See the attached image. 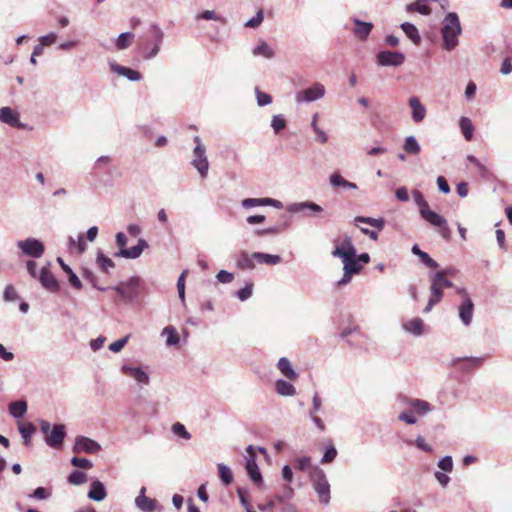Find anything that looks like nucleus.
Returning <instances> with one entry per match:
<instances>
[{"label":"nucleus","mask_w":512,"mask_h":512,"mask_svg":"<svg viewBox=\"0 0 512 512\" xmlns=\"http://www.w3.org/2000/svg\"><path fill=\"white\" fill-rule=\"evenodd\" d=\"M253 258L261 264L267 265H275L281 262V257L279 255H271L261 252H254Z\"/></svg>","instance_id":"obj_27"},{"label":"nucleus","mask_w":512,"mask_h":512,"mask_svg":"<svg viewBox=\"0 0 512 512\" xmlns=\"http://www.w3.org/2000/svg\"><path fill=\"white\" fill-rule=\"evenodd\" d=\"M314 466H311V458L310 457H300L295 460V468L300 471L311 470Z\"/></svg>","instance_id":"obj_49"},{"label":"nucleus","mask_w":512,"mask_h":512,"mask_svg":"<svg viewBox=\"0 0 512 512\" xmlns=\"http://www.w3.org/2000/svg\"><path fill=\"white\" fill-rule=\"evenodd\" d=\"M111 69L121 76L127 77L129 80L138 81L141 79V74L133 69L118 65L112 64Z\"/></svg>","instance_id":"obj_21"},{"label":"nucleus","mask_w":512,"mask_h":512,"mask_svg":"<svg viewBox=\"0 0 512 512\" xmlns=\"http://www.w3.org/2000/svg\"><path fill=\"white\" fill-rule=\"evenodd\" d=\"M134 39V34L131 32L121 33L116 40V47L119 50L128 48Z\"/></svg>","instance_id":"obj_38"},{"label":"nucleus","mask_w":512,"mask_h":512,"mask_svg":"<svg viewBox=\"0 0 512 512\" xmlns=\"http://www.w3.org/2000/svg\"><path fill=\"white\" fill-rule=\"evenodd\" d=\"M413 196L416 204L419 207L421 217L432 226L438 228V232L444 239L450 240L451 230L448 227L447 220L443 216L430 209L428 202L424 199L421 192L414 191Z\"/></svg>","instance_id":"obj_1"},{"label":"nucleus","mask_w":512,"mask_h":512,"mask_svg":"<svg viewBox=\"0 0 512 512\" xmlns=\"http://www.w3.org/2000/svg\"><path fill=\"white\" fill-rule=\"evenodd\" d=\"M256 96L259 106H265L272 102V97L269 94L260 91L259 89H256Z\"/></svg>","instance_id":"obj_56"},{"label":"nucleus","mask_w":512,"mask_h":512,"mask_svg":"<svg viewBox=\"0 0 512 512\" xmlns=\"http://www.w3.org/2000/svg\"><path fill=\"white\" fill-rule=\"evenodd\" d=\"M106 490L100 481H94L88 493V497L95 501H102L106 497Z\"/></svg>","instance_id":"obj_23"},{"label":"nucleus","mask_w":512,"mask_h":512,"mask_svg":"<svg viewBox=\"0 0 512 512\" xmlns=\"http://www.w3.org/2000/svg\"><path fill=\"white\" fill-rule=\"evenodd\" d=\"M412 253H413L414 255H417V256L421 259V261H422V262H423L427 267H429V268H431V269H436V268L438 267V263H437L434 259H432V258L428 255V253H426V252L422 251V250L418 247V245H414V246L412 247Z\"/></svg>","instance_id":"obj_29"},{"label":"nucleus","mask_w":512,"mask_h":512,"mask_svg":"<svg viewBox=\"0 0 512 512\" xmlns=\"http://www.w3.org/2000/svg\"><path fill=\"white\" fill-rule=\"evenodd\" d=\"M337 242L338 240H334V243L336 244L335 249L332 251V255L334 257L348 259L349 256H354V253H356V249L349 236L345 235L340 245H338Z\"/></svg>","instance_id":"obj_8"},{"label":"nucleus","mask_w":512,"mask_h":512,"mask_svg":"<svg viewBox=\"0 0 512 512\" xmlns=\"http://www.w3.org/2000/svg\"><path fill=\"white\" fill-rule=\"evenodd\" d=\"M247 453L248 458L246 463V470L253 482L260 483L262 481V476L256 463V454L252 446L247 448Z\"/></svg>","instance_id":"obj_11"},{"label":"nucleus","mask_w":512,"mask_h":512,"mask_svg":"<svg viewBox=\"0 0 512 512\" xmlns=\"http://www.w3.org/2000/svg\"><path fill=\"white\" fill-rule=\"evenodd\" d=\"M443 290L444 289H441V286L431 278V296L428 300L427 306L424 309V312H430L432 308L441 301L443 297Z\"/></svg>","instance_id":"obj_14"},{"label":"nucleus","mask_w":512,"mask_h":512,"mask_svg":"<svg viewBox=\"0 0 512 512\" xmlns=\"http://www.w3.org/2000/svg\"><path fill=\"white\" fill-rule=\"evenodd\" d=\"M377 64L380 66H400L405 61V56L401 52L381 51L376 56Z\"/></svg>","instance_id":"obj_5"},{"label":"nucleus","mask_w":512,"mask_h":512,"mask_svg":"<svg viewBox=\"0 0 512 512\" xmlns=\"http://www.w3.org/2000/svg\"><path fill=\"white\" fill-rule=\"evenodd\" d=\"M65 436V426L62 424L55 425L50 435L46 437V443L50 447L58 448L62 445Z\"/></svg>","instance_id":"obj_13"},{"label":"nucleus","mask_w":512,"mask_h":512,"mask_svg":"<svg viewBox=\"0 0 512 512\" xmlns=\"http://www.w3.org/2000/svg\"><path fill=\"white\" fill-rule=\"evenodd\" d=\"M484 359L478 358V357H466V358H458L453 360V365L457 366L460 365L462 362L466 364V367L468 368H478L482 365Z\"/></svg>","instance_id":"obj_39"},{"label":"nucleus","mask_w":512,"mask_h":512,"mask_svg":"<svg viewBox=\"0 0 512 512\" xmlns=\"http://www.w3.org/2000/svg\"><path fill=\"white\" fill-rule=\"evenodd\" d=\"M431 278L441 286V289L453 286V283L447 279L446 272H437Z\"/></svg>","instance_id":"obj_47"},{"label":"nucleus","mask_w":512,"mask_h":512,"mask_svg":"<svg viewBox=\"0 0 512 512\" xmlns=\"http://www.w3.org/2000/svg\"><path fill=\"white\" fill-rule=\"evenodd\" d=\"M151 29H152V30H153V32H154V36H155V38H156V44H155L154 48L152 49V51H151V53H150V55H149V56H150V57H154V56H156V55H157V53L159 52V45H160V43L162 42V39H163V33H162V32H161V30H160L157 26H155V25H153V26L151 27Z\"/></svg>","instance_id":"obj_50"},{"label":"nucleus","mask_w":512,"mask_h":512,"mask_svg":"<svg viewBox=\"0 0 512 512\" xmlns=\"http://www.w3.org/2000/svg\"><path fill=\"white\" fill-rule=\"evenodd\" d=\"M100 449L101 447L96 441L84 436H78L73 447L74 453L85 452L88 454H94Z\"/></svg>","instance_id":"obj_10"},{"label":"nucleus","mask_w":512,"mask_h":512,"mask_svg":"<svg viewBox=\"0 0 512 512\" xmlns=\"http://www.w3.org/2000/svg\"><path fill=\"white\" fill-rule=\"evenodd\" d=\"M500 72L503 75H508V74H510L512 72V61H511V58L507 57V58H505L503 60L501 68H500Z\"/></svg>","instance_id":"obj_64"},{"label":"nucleus","mask_w":512,"mask_h":512,"mask_svg":"<svg viewBox=\"0 0 512 512\" xmlns=\"http://www.w3.org/2000/svg\"><path fill=\"white\" fill-rule=\"evenodd\" d=\"M253 254L241 252L237 258V267L241 270H250L255 267Z\"/></svg>","instance_id":"obj_30"},{"label":"nucleus","mask_w":512,"mask_h":512,"mask_svg":"<svg viewBox=\"0 0 512 512\" xmlns=\"http://www.w3.org/2000/svg\"><path fill=\"white\" fill-rule=\"evenodd\" d=\"M172 431L176 435H178V436H180V437H182L184 439L189 440L191 438V434L186 430L185 426L183 424L179 423V422L175 423L172 426Z\"/></svg>","instance_id":"obj_52"},{"label":"nucleus","mask_w":512,"mask_h":512,"mask_svg":"<svg viewBox=\"0 0 512 512\" xmlns=\"http://www.w3.org/2000/svg\"><path fill=\"white\" fill-rule=\"evenodd\" d=\"M187 274H188V271H186V270L183 271L177 281L178 294L183 303L185 301V278H186Z\"/></svg>","instance_id":"obj_51"},{"label":"nucleus","mask_w":512,"mask_h":512,"mask_svg":"<svg viewBox=\"0 0 512 512\" xmlns=\"http://www.w3.org/2000/svg\"><path fill=\"white\" fill-rule=\"evenodd\" d=\"M87 481V475L84 472L75 470L68 476V482L72 485H80Z\"/></svg>","instance_id":"obj_45"},{"label":"nucleus","mask_w":512,"mask_h":512,"mask_svg":"<svg viewBox=\"0 0 512 512\" xmlns=\"http://www.w3.org/2000/svg\"><path fill=\"white\" fill-rule=\"evenodd\" d=\"M27 411V404L25 401H15L9 404V412L15 418L22 417Z\"/></svg>","instance_id":"obj_33"},{"label":"nucleus","mask_w":512,"mask_h":512,"mask_svg":"<svg viewBox=\"0 0 512 512\" xmlns=\"http://www.w3.org/2000/svg\"><path fill=\"white\" fill-rule=\"evenodd\" d=\"M218 474L222 482L227 486L233 481V474L229 467L224 464H218Z\"/></svg>","instance_id":"obj_43"},{"label":"nucleus","mask_w":512,"mask_h":512,"mask_svg":"<svg viewBox=\"0 0 512 512\" xmlns=\"http://www.w3.org/2000/svg\"><path fill=\"white\" fill-rule=\"evenodd\" d=\"M216 277L221 283H230L234 279V275L226 270L219 271Z\"/></svg>","instance_id":"obj_63"},{"label":"nucleus","mask_w":512,"mask_h":512,"mask_svg":"<svg viewBox=\"0 0 512 512\" xmlns=\"http://www.w3.org/2000/svg\"><path fill=\"white\" fill-rule=\"evenodd\" d=\"M51 493L46 488L38 487L34 490L33 494L30 495L33 498L44 500L50 497Z\"/></svg>","instance_id":"obj_62"},{"label":"nucleus","mask_w":512,"mask_h":512,"mask_svg":"<svg viewBox=\"0 0 512 512\" xmlns=\"http://www.w3.org/2000/svg\"><path fill=\"white\" fill-rule=\"evenodd\" d=\"M355 27L353 28L354 35L360 39L365 40L373 29V24L370 22H363L359 19L353 20Z\"/></svg>","instance_id":"obj_15"},{"label":"nucleus","mask_w":512,"mask_h":512,"mask_svg":"<svg viewBox=\"0 0 512 512\" xmlns=\"http://www.w3.org/2000/svg\"><path fill=\"white\" fill-rule=\"evenodd\" d=\"M461 132L467 141H471L473 138L474 127L471 120L467 117H462L459 122Z\"/></svg>","instance_id":"obj_35"},{"label":"nucleus","mask_w":512,"mask_h":512,"mask_svg":"<svg viewBox=\"0 0 512 512\" xmlns=\"http://www.w3.org/2000/svg\"><path fill=\"white\" fill-rule=\"evenodd\" d=\"M271 125H272L275 133H279L282 129H284L286 127V121L284 118L277 115V116L273 117Z\"/></svg>","instance_id":"obj_57"},{"label":"nucleus","mask_w":512,"mask_h":512,"mask_svg":"<svg viewBox=\"0 0 512 512\" xmlns=\"http://www.w3.org/2000/svg\"><path fill=\"white\" fill-rule=\"evenodd\" d=\"M4 299L6 301H15L18 299V294L12 285L6 286L4 290Z\"/></svg>","instance_id":"obj_61"},{"label":"nucleus","mask_w":512,"mask_h":512,"mask_svg":"<svg viewBox=\"0 0 512 512\" xmlns=\"http://www.w3.org/2000/svg\"><path fill=\"white\" fill-rule=\"evenodd\" d=\"M443 46L446 50H452L458 45V36L461 33L460 21L456 13H449L443 22L441 30Z\"/></svg>","instance_id":"obj_2"},{"label":"nucleus","mask_w":512,"mask_h":512,"mask_svg":"<svg viewBox=\"0 0 512 512\" xmlns=\"http://www.w3.org/2000/svg\"><path fill=\"white\" fill-rule=\"evenodd\" d=\"M401 28L405 32L406 36L409 39H411V41L414 44H416V45L420 44L421 37L419 35L417 28L413 24L406 22L401 25Z\"/></svg>","instance_id":"obj_32"},{"label":"nucleus","mask_w":512,"mask_h":512,"mask_svg":"<svg viewBox=\"0 0 512 512\" xmlns=\"http://www.w3.org/2000/svg\"><path fill=\"white\" fill-rule=\"evenodd\" d=\"M128 339H129V335L125 336L122 339L114 341L113 343H111L109 345V350L114 352V353L120 352L123 349V347L126 345Z\"/></svg>","instance_id":"obj_55"},{"label":"nucleus","mask_w":512,"mask_h":512,"mask_svg":"<svg viewBox=\"0 0 512 512\" xmlns=\"http://www.w3.org/2000/svg\"><path fill=\"white\" fill-rule=\"evenodd\" d=\"M0 120L12 127H20L19 114L9 107H2L0 109Z\"/></svg>","instance_id":"obj_16"},{"label":"nucleus","mask_w":512,"mask_h":512,"mask_svg":"<svg viewBox=\"0 0 512 512\" xmlns=\"http://www.w3.org/2000/svg\"><path fill=\"white\" fill-rule=\"evenodd\" d=\"M276 391L280 395L291 396V395H294L295 388L292 384H290L284 380H278L276 382Z\"/></svg>","instance_id":"obj_40"},{"label":"nucleus","mask_w":512,"mask_h":512,"mask_svg":"<svg viewBox=\"0 0 512 512\" xmlns=\"http://www.w3.org/2000/svg\"><path fill=\"white\" fill-rule=\"evenodd\" d=\"M457 292L463 297V302L459 307V317L468 326L472 322L474 304L465 289H458Z\"/></svg>","instance_id":"obj_4"},{"label":"nucleus","mask_w":512,"mask_h":512,"mask_svg":"<svg viewBox=\"0 0 512 512\" xmlns=\"http://www.w3.org/2000/svg\"><path fill=\"white\" fill-rule=\"evenodd\" d=\"M253 284L249 283L237 292V296L241 301H245L252 295Z\"/></svg>","instance_id":"obj_58"},{"label":"nucleus","mask_w":512,"mask_h":512,"mask_svg":"<svg viewBox=\"0 0 512 512\" xmlns=\"http://www.w3.org/2000/svg\"><path fill=\"white\" fill-rule=\"evenodd\" d=\"M309 478L318 494L319 501L327 505L330 501V485L324 471L318 466H314L309 472Z\"/></svg>","instance_id":"obj_3"},{"label":"nucleus","mask_w":512,"mask_h":512,"mask_svg":"<svg viewBox=\"0 0 512 512\" xmlns=\"http://www.w3.org/2000/svg\"><path fill=\"white\" fill-rule=\"evenodd\" d=\"M336 456H337L336 448L334 446H330L326 449V451L322 457L321 463L322 464L331 463L332 461H334Z\"/></svg>","instance_id":"obj_53"},{"label":"nucleus","mask_w":512,"mask_h":512,"mask_svg":"<svg viewBox=\"0 0 512 512\" xmlns=\"http://www.w3.org/2000/svg\"><path fill=\"white\" fill-rule=\"evenodd\" d=\"M97 264L103 272H107L109 268L114 267V262L102 253H99L97 257Z\"/></svg>","instance_id":"obj_48"},{"label":"nucleus","mask_w":512,"mask_h":512,"mask_svg":"<svg viewBox=\"0 0 512 512\" xmlns=\"http://www.w3.org/2000/svg\"><path fill=\"white\" fill-rule=\"evenodd\" d=\"M194 159L192 165L198 170L202 178H205L208 173L209 163L206 157V150L202 144L196 145L194 151Z\"/></svg>","instance_id":"obj_6"},{"label":"nucleus","mask_w":512,"mask_h":512,"mask_svg":"<svg viewBox=\"0 0 512 512\" xmlns=\"http://www.w3.org/2000/svg\"><path fill=\"white\" fill-rule=\"evenodd\" d=\"M409 105L412 108V119L414 122H421L426 115V109L421 104L420 100L417 97H411L409 99Z\"/></svg>","instance_id":"obj_18"},{"label":"nucleus","mask_w":512,"mask_h":512,"mask_svg":"<svg viewBox=\"0 0 512 512\" xmlns=\"http://www.w3.org/2000/svg\"><path fill=\"white\" fill-rule=\"evenodd\" d=\"M146 247H148L147 242L144 239H139L138 244L136 246H133L128 249H122L119 252V255L124 258L135 259L141 255L143 249Z\"/></svg>","instance_id":"obj_19"},{"label":"nucleus","mask_w":512,"mask_h":512,"mask_svg":"<svg viewBox=\"0 0 512 512\" xmlns=\"http://www.w3.org/2000/svg\"><path fill=\"white\" fill-rule=\"evenodd\" d=\"M330 183L334 187L341 186L346 189H356V184L345 180L339 173H334L331 175Z\"/></svg>","instance_id":"obj_37"},{"label":"nucleus","mask_w":512,"mask_h":512,"mask_svg":"<svg viewBox=\"0 0 512 512\" xmlns=\"http://www.w3.org/2000/svg\"><path fill=\"white\" fill-rule=\"evenodd\" d=\"M263 11L262 10H259L256 14L255 17H253L252 19H250L246 24L245 26L246 27H250V28H256L258 27L262 21H263Z\"/></svg>","instance_id":"obj_60"},{"label":"nucleus","mask_w":512,"mask_h":512,"mask_svg":"<svg viewBox=\"0 0 512 512\" xmlns=\"http://www.w3.org/2000/svg\"><path fill=\"white\" fill-rule=\"evenodd\" d=\"M408 12H418L422 15H429L431 13L430 6L426 3V0H419L414 3H410L406 6Z\"/></svg>","instance_id":"obj_31"},{"label":"nucleus","mask_w":512,"mask_h":512,"mask_svg":"<svg viewBox=\"0 0 512 512\" xmlns=\"http://www.w3.org/2000/svg\"><path fill=\"white\" fill-rule=\"evenodd\" d=\"M123 371L126 375L134 378L139 383L147 384L149 381L147 373L144 372L141 368L124 367Z\"/></svg>","instance_id":"obj_26"},{"label":"nucleus","mask_w":512,"mask_h":512,"mask_svg":"<svg viewBox=\"0 0 512 512\" xmlns=\"http://www.w3.org/2000/svg\"><path fill=\"white\" fill-rule=\"evenodd\" d=\"M35 430V426L30 422L19 426V432L21 433L26 446L30 445V438L34 434Z\"/></svg>","instance_id":"obj_42"},{"label":"nucleus","mask_w":512,"mask_h":512,"mask_svg":"<svg viewBox=\"0 0 512 512\" xmlns=\"http://www.w3.org/2000/svg\"><path fill=\"white\" fill-rule=\"evenodd\" d=\"M277 366H278V369L281 371V373L288 379L295 380L297 378V374L293 370L291 363L287 358H285V357L280 358Z\"/></svg>","instance_id":"obj_25"},{"label":"nucleus","mask_w":512,"mask_h":512,"mask_svg":"<svg viewBox=\"0 0 512 512\" xmlns=\"http://www.w3.org/2000/svg\"><path fill=\"white\" fill-rule=\"evenodd\" d=\"M277 204H279V201L272 198H247L242 201V205L245 208L264 205L276 206Z\"/></svg>","instance_id":"obj_22"},{"label":"nucleus","mask_w":512,"mask_h":512,"mask_svg":"<svg viewBox=\"0 0 512 512\" xmlns=\"http://www.w3.org/2000/svg\"><path fill=\"white\" fill-rule=\"evenodd\" d=\"M403 327L407 332L413 333L415 335H421L424 330V323L420 318H413L404 323Z\"/></svg>","instance_id":"obj_28"},{"label":"nucleus","mask_w":512,"mask_h":512,"mask_svg":"<svg viewBox=\"0 0 512 512\" xmlns=\"http://www.w3.org/2000/svg\"><path fill=\"white\" fill-rule=\"evenodd\" d=\"M18 246L21 248L24 254L39 258L44 253V245L37 239H27L25 241H20Z\"/></svg>","instance_id":"obj_9"},{"label":"nucleus","mask_w":512,"mask_h":512,"mask_svg":"<svg viewBox=\"0 0 512 512\" xmlns=\"http://www.w3.org/2000/svg\"><path fill=\"white\" fill-rule=\"evenodd\" d=\"M408 404L415 410V412L421 415H424L431 410L430 404L424 400L411 399L408 401Z\"/></svg>","instance_id":"obj_36"},{"label":"nucleus","mask_w":512,"mask_h":512,"mask_svg":"<svg viewBox=\"0 0 512 512\" xmlns=\"http://www.w3.org/2000/svg\"><path fill=\"white\" fill-rule=\"evenodd\" d=\"M38 279L42 286L50 292H57L59 290V283L49 268L43 267Z\"/></svg>","instance_id":"obj_12"},{"label":"nucleus","mask_w":512,"mask_h":512,"mask_svg":"<svg viewBox=\"0 0 512 512\" xmlns=\"http://www.w3.org/2000/svg\"><path fill=\"white\" fill-rule=\"evenodd\" d=\"M163 335H167L166 343L169 346L177 345L180 341V337L173 326H167L163 329Z\"/></svg>","instance_id":"obj_41"},{"label":"nucleus","mask_w":512,"mask_h":512,"mask_svg":"<svg viewBox=\"0 0 512 512\" xmlns=\"http://www.w3.org/2000/svg\"><path fill=\"white\" fill-rule=\"evenodd\" d=\"M403 149L410 155H417L420 153V145L414 136H408L403 145Z\"/></svg>","instance_id":"obj_34"},{"label":"nucleus","mask_w":512,"mask_h":512,"mask_svg":"<svg viewBox=\"0 0 512 512\" xmlns=\"http://www.w3.org/2000/svg\"><path fill=\"white\" fill-rule=\"evenodd\" d=\"M342 262L344 264L343 270H346V274H358L362 269L356 253H354V256H349L348 259L342 258Z\"/></svg>","instance_id":"obj_20"},{"label":"nucleus","mask_w":512,"mask_h":512,"mask_svg":"<svg viewBox=\"0 0 512 512\" xmlns=\"http://www.w3.org/2000/svg\"><path fill=\"white\" fill-rule=\"evenodd\" d=\"M355 221L356 222H362V223H367L375 228H377L378 230H382L384 228V220L382 218H379V219H375V218H370V217H361V216H358L355 218Z\"/></svg>","instance_id":"obj_44"},{"label":"nucleus","mask_w":512,"mask_h":512,"mask_svg":"<svg viewBox=\"0 0 512 512\" xmlns=\"http://www.w3.org/2000/svg\"><path fill=\"white\" fill-rule=\"evenodd\" d=\"M253 54L261 55L266 58H272L274 56V51L269 47L267 43L263 42L253 50Z\"/></svg>","instance_id":"obj_46"},{"label":"nucleus","mask_w":512,"mask_h":512,"mask_svg":"<svg viewBox=\"0 0 512 512\" xmlns=\"http://www.w3.org/2000/svg\"><path fill=\"white\" fill-rule=\"evenodd\" d=\"M325 88L322 84L316 83L313 86L300 91L296 95L297 102H311L323 97Z\"/></svg>","instance_id":"obj_7"},{"label":"nucleus","mask_w":512,"mask_h":512,"mask_svg":"<svg viewBox=\"0 0 512 512\" xmlns=\"http://www.w3.org/2000/svg\"><path fill=\"white\" fill-rule=\"evenodd\" d=\"M438 467L442 469L443 471L450 472L453 469V461L450 456H445L442 458L439 463Z\"/></svg>","instance_id":"obj_59"},{"label":"nucleus","mask_w":512,"mask_h":512,"mask_svg":"<svg viewBox=\"0 0 512 512\" xmlns=\"http://www.w3.org/2000/svg\"><path fill=\"white\" fill-rule=\"evenodd\" d=\"M145 488L141 489L140 495L136 498V505L144 512H153L156 509L157 501L144 495Z\"/></svg>","instance_id":"obj_17"},{"label":"nucleus","mask_w":512,"mask_h":512,"mask_svg":"<svg viewBox=\"0 0 512 512\" xmlns=\"http://www.w3.org/2000/svg\"><path fill=\"white\" fill-rule=\"evenodd\" d=\"M71 464L75 467L83 468V469H90L92 468L93 464L90 460L86 458H79V457H73L71 459Z\"/></svg>","instance_id":"obj_54"},{"label":"nucleus","mask_w":512,"mask_h":512,"mask_svg":"<svg viewBox=\"0 0 512 512\" xmlns=\"http://www.w3.org/2000/svg\"><path fill=\"white\" fill-rule=\"evenodd\" d=\"M57 261L60 264L63 271L68 275V280L71 286L77 290L81 289L82 283L80 279L77 277V275L72 271V269L67 264H65L61 258H58Z\"/></svg>","instance_id":"obj_24"}]
</instances>
